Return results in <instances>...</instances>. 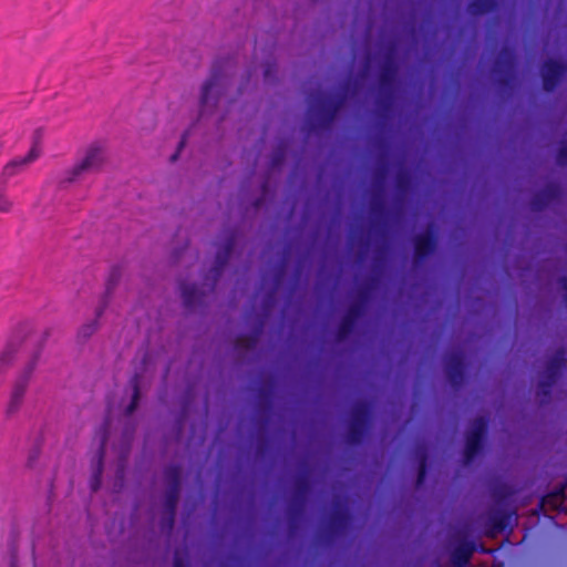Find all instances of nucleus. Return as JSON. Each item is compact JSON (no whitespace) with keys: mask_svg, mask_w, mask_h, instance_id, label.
<instances>
[{"mask_svg":"<svg viewBox=\"0 0 567 567\" xmlns=\"http://www.w3.org/2000/svg\"><path fill=\"white\" fill-rule=\"evenodd\" d=\"M308 102L307 131L311 133L331 126L346 102V95L330 97L321 92H316L309 95Z\"/></svg>","mask_w":567,"mask_h":567,"instance_id":"f257e3e1","label":"nucleus"},{"mask_svg":"<svg viewBox=\"0 0 567 567\" xmlns=\"http://www.w3.org/2000/svg\"><path fill=\"white\" fill-rule=\"evenodd\" d=\"M230 65V59H220L214 62L210 74L202 86L199 99L200 114L217 105L221 91L225 87V73Z\"/></svg>","mask_w":567,"mask_h":567,"instance_id":"f03ea898","label":"nucleus"},{"mask_svg":"<svg viewBox=\"0 0 567 567\" xmlns=\"http://www.w3.org/2000/svg\"><path fill=\"white\" fill-rule=\"evenodd\" d=\"M105 162L104 148L99 144L90 145L84 156L71 168L66 169L61 184H72L86 175L99 172Z\"/></svg>","mask_w":567,"mask_h":567,"instance_id":"7ed1b4c3","label":"nucleus"},{"mask_svg":"<svg viewBox=\"0 0 567 567\" xmlns=\"http://www.w3.org/2000/svg\"><path fill=\"white\" fill-rule=\"evenodd\" d=\"M371 419V406L365 401L357 402L351 410L347 441L351 445L362 443Z\"/></svg>","mask_w":567,"mask_h":567,"instance_id":"20e7f679","label":"nucleus"},{"mask_svg":"<svg viewBox=\"0 0 567 567\" xmlns=\"http://www.w3.org/2000/svg\"><path fill=\"white\" fill-rule=\"evenodd\" d=\"M488 422L484 416L474 419L471 429L465 436V445L463 451V463L471 464L478 455L483 447V441L487 432Z\"/></svg>","mask_w":567,"mask_h":567,"instance_id":"39448f33","label":"nucleus"},{"mask_svg":"<svg viewBox=\"0 0 567 567\" xmlns=\"http://www.w3.org/2000/svg\"><path fill=\"white\" fill-rule=\"evenodd\" d=\"M399 65L396 61V47L394 44L389 45L384 55L383 62L380 66L379 73V85L382 92H385L389 96L392 93Z\"/></svg>","mask_w":567,"mask_h":567,"instance_id":"423d86ee","label":"nucleus"},{"mask_svg":"<svg viewBox=\"0 0 567 567\" xmlns=\"http://www.w3.org/2000/svg\"><path fill=\"white\" fill-rule=\"evenodd\" d=\"M310 488L308 475L302 474L296 478L292 499L288 508V515L291 522H298L302 517Z\"/></svg>","mask_w":567,"mask_h":567,"instance_id":"0eeeda50","label":"nucleus"},{"mask_svg":"<svg viewBox=\"0 0 567 567\" xmlns=\"http://www.w3.org/2000/svg\"><path fill=\"white\" fill-rule=\"evenodd\" d=\"M35 367V360H32L21 372V374L14 381L12 386V391L10 394V400L7 406V413L13 414L18 412L20 406L22 405L31 375L33 373Z\"/></svg>","mask_w":567,"mask_h":567,"instance_id":"6e6552de","label":"nucleus"},{"mask_svg":"<svg viewBox=\"0 0 567 567\" xmlns=\"http://www.w3.org/2000/svg\"><path fill=\"white\" fill-rule=\"evenodd\" d=\"M437 248V237L432 228L413 237V260L415 265L423 264Z\"/></svg>","mask_w":567,"mask_h":567,"instance_id":"1a4fd4ad","label":"nucleus"},{"mask_svg":"<svg viewBox=\"0 0 567 567\" xmlns=\"http://www.w3.org/2000/svg\"><path fill=\"white\" fill-rule=\"evenodd\" d=\"M236 240H237V231L233 230L229 233V235L225 239L223 247L216 254L215 264H214L213 268L210 269V275L208 277L209 279H212V285H210L212 291L215 289L217 280L219 279L223 270L225 269L226 265L228 264V260L234 250Z\"/></svg>","mask_w":567,"mask_h":567,"instance_id":"9d476101","label":"nucleus"},{"mask_svg":"<svg viewBox=\"0 0 567 567\" xmlns=\"http://www.w3.org/2000/svg\"><path fill=\"white\" fill-rule=\"evenodd\" d=\"M446 378L454 390H458L465 379L464 354L452 351L445 357Z\"/></svg>","mask_w":567,"mask_h":567,"instance_id":"9b49d317","label":"nucleus"},{"mask_svg":"<svg viewBox=\"0 0 567 567\" xmlns=\"http://www.w3.org/2000/svg\"><path fill=\"white\" fill-rule=\"evenodd\" d=\"M567 72V65L560 61L548 59L542 65L543 87L554 92Z\"/></svg>","mask_w":567,"mask_h":567,"instance_id":"f8f14e48","label":"nucleus"},{"mask_svg":"<svg viewBox=\"0 0 567 567\" xmlns=\"http://www.w3.org/2000/svg\"><path fill=\"white\" fill-rule=\"evenodd\" d=\"M561 187L556 183L547 184L542 190L534 194L530 199V208L534 212H542L550 204L559 200Z\"/></svg>","mask_w":567,"mask_h":567,"instance_id":"ddd939ff","label":"nucleus"},{"mask_svg":"<svg viewBox=\"0 0 567 567\" xmlns=\"http://www.w3.org/2000/svg\"><path fill=\"white\" fill-rule=\"evenodd\" d=\"M517 522V513L515 509L512 511H503L495 509L488 514L487 525L492 528V530L496 533H502L507 528L512 529L513 524Z\"/></svg>","mask_w":567,"mask_h":567,"instance_id":"4468645a","label":"nucleus"},{"mask_svg":"<svg viewBox=\"0 0 567 567\" xmlns=\"http://www.w3.org/2000/svg\"><path fill=\"white\" fill-rule=\"evenodd\" d=\"M105 445H106V434L104 433L101 439L97 451L95 453L94 460H93V465H92L93 470H92V476L90 480V488L92 492H96L101 487V484H102Z\"/></svg>","mask_w":567,"mask_h":567,"instance_id":"2eb2a0df","label":"nucleus"},{"mask_svg":"<svg viewBox=\"0 0 567 567\" xmlns=\"http://www.w3.org/2000/svg\"><path fill=\"white\" fill-rule=\"evenodd\" d=\"M40 156L37 145L32 146L29 153L23 157H18L9 162L2 171V177L8 179L23 171L30 163Z\"/></svg>","mask_w":567,"mask_h":567,"instance_id":"dca6fc26","label":"nucleus"},{"mask_svg":"<svg viewBox=\"0 0 567 567\" xmlns=\"http://www.w3.org/2000/svg\"><path fill=\"white\" fill-rule=\"evenodd\" d=\"M515 65V56L513 52L504 49L499 58L495 61L494 71L503 76L499 78L498 82L502 86L509 85L511 78L509 73Z\"/></svg>","mask_w":567,"mask_h":567,"instance_id":"f3484780","label":"nucleus"},{"mask_svg":"<svg viewBox=\"0 0 567 567\" xmlns=\"http://www.w3.org/2000/svg\"><path fill=\"white\" fill-rule=\"evenodd\" d=\"M350 517L343 505H338L331 513L328 523L329 535L336 537L340 535L349 524Z\"/></svg>","mask_w":567,"mask_h":567,"instance_id":"a211bd4d","label":"nucleus"},{"mask_svg":"<svg viewBox=\"0 0 567 567\" xmlns=\"http://www.w3.org/2000/svg\"><path fill=\"white\" fill-rule=\"evenodd\" d=\"M179 491L178 488H169L167 487L165 493V499H164V507H165V516L163 518V525L166 526L168 529H172L175 523V515H176V508L177 503L179 498Z\"/></svg>","mask_w":567,"mask_h":567,"instance_id":"6ab92c4d","label":"nucleus"},{"mask_svg":"<svg viewBox=\"0 0 567 567\" xmlns=\"http://www.w3.org/2000/svg\"><path fill=\"white\" fill-rule=\"evenodd\" d=\"M257 409L259 413L266 415L265 424L267 425L274 409V388L271 384L260 386L258 391Z\"/></svg>","mask_w":567,"mask_h":567,"instance_id":"aec40b11","label":"nucleus"},{"mask_svg":"<svg viewBox=\"0 0 567 567\" xmlns=\"http://www.w3.org/2000/svg\"><path fill=\"white\" fill-rule=\"evenodd\" d=\"M181 295L184 307L188 310L194 309L204 302V292L200 291L196 285H188L181 282L179 285Z\"/></svg>","mask_w":567,"mask_h":567,"instance_id":"412c9836","label":"nucleus"},{"mask_svg":"<svg viewBox=\"0 0 567 567\" xmlns=\"http://www.w3.org/2000/svg\"><path fill=\"white\" fill-rule=\"evenodd\" d=\"M566 365V351L564 348H559L550 357L546 364L544 377L557 381L561 371Z\"/></svg>","mask_w":567,"mask_h":567,"instance_id":"4be33fe9","label":"nucleus"},{"mask_svg":"<svg viewBox=\"0 0 567 567\" xmlns=\"http://www.w3.org/2000/svg\"><path fill=\"white\" fill-rule=\"evenodd\" d=\"M475 551V544L470 540H462L452 551V561L456 567L466 566Z\"/></svg>","mask_w":567,"mask_h":567,"instance_id":"5701e85b","label":"nucleus"},{"mask_svg":"<svg viewBox=\"0 0 567 567\" xmlns=\"http://www.w3.org/2000/svg\"><path fill=\"white\" fill-rule=\"evenodd\" d=\"M386 175L385 168H380L377 173V184L379 192L374 194L371 202V213L377 217H382L385 214V203L382 197V185Z\"/></svg>","mask_w":567,"mask_h":567,"instance_id":"b1692460","label":"nucleus"},{"mask_svg":"<svg viewBox=\"0 0 567 567\" xmlns=\"http://www.w3.org/2000/svg\"><path fill=\"white\" fill-rule=\"evenodd\" d=\"M120 277H121L120 268H117V267L112 268L110 276L107 278V281H106L105 296L103 298L102 305L96 309V312H95L97 318L103 315L104 309L107 305V299H109L110 295L112 293L113 289L115 288V286L117 285Z\"/></svg>","mask_w":567,"mask_h":567,"instance_id":"393cba45","label":"nucleus"},{"mask_svg":"<svg viewBox=\"0 0 567 567\" xmlns=\"http://www.w3.org/2000/svg\"><path fill=\"white\" fill-rule=\"evenodd\" d=\"M497 0H472L468 3V11L473 16H482L497 9Z\"/></svg>","mask_w":567,"mask_h":567,"instance_id":"a878e982","label":"nucleus"},{"mask_svg":"<svg viewBox=\"0 0 567 567\" xmlns=\"http://www.w3.org/2000/svg\"><path fill=\"white\" fill-rule=\"evenodd\" d=\"M357 322L354 319L343 315L336 330L338 341H343L354 331Z\"/></svg>","mask_w":567,"mask_h":567,"instance_id":"bb28decb","label":"nucleus"},{"mask_svg":"<svg viewBox=\"0 0 567 567\" xmlns=\"http://www.w3.org/2000/svg\"><path fill=\"white\" fill-rule=\"evenodd\" d=\"M164 477L169 488L181 489L182 481V467L176 464H172L164 470Z\"/></svg>","mask_w":567,"mask_h":567,"instance_id":"cd10ccee","label":"nucleus"},{"mask_svg":"<svg viewBox=\"0 0 567 567\" xmlns=\"http://www.w3.org/2000/svg\"><path fill=\"white\" fill-rule=\"evenodd\" d=\"M514 493L513 488L504 483H498L492 488V496L499 505L506 504L514 496Z\"/></svg>","mask_w":567,"mask_h":567,"instance_id":"c85d7f7f","label":"nucleus"},{"mask_svg":"<svg viewBox=\"0 0 567 567\" xmlns=\"http://www.w3.org/2000/svg\"><path fill=\"white\" fill-rule=\"evenodd\" d=\"M429 455L425 449L417 450V476L416 486L420 487L424 484L427 474Z\"/></svg>","mask_w":567,"mask_h":567,"instance_id":"c756f323","label":"nucleus"},{"mask_svg":"<svg viewBox=\"0 0 567 567\" xmlns=\"http://www.w3.org/2000/svg\"><path fill=\"white\" fill-rule=\"evenodd\" d=\"M412 187V176L405 169L399 171L395 176V189L401 196H405Z\"/></svg>","mask_w":567,"mask_h":567,"instance_id":"7c9ffc66","label":"nucleus"},{"mask_svg":"<svg viewBox=\"0 0 567 567\" xmlns=\"http://www.w3.org/2000/svg\"><path fill=\"white\" fill-rule=\"evenodd\" d=\"M258 334H259V330H257L254 333L238 336L235 340V348L238 350L239 349L252 350L257 344Z\"/></svg>","mask_w":567,"mask_h":567,"instance_id":"2f4dec72","label":"nucleus"},{"mask_svg":"<svg viewBox=\"0 0 567 567\" xmlns=\"http://www.w3.org/2000/svg\"><path fill=\"white\" fill-rule=\"evenodd\" d=\"M131 385H132L133 392H132L131 402L125 410V414L127 416L131 415L136 410L138 402H140V398H141L140 379H138L137 374H135L132 378Z\"/></svg>","mask_w":567,"mask_h":567,"instance_id":"473e14b6","label":"nucleus"},{"mask_svg":"<svg viewBox=\"0 0 567 567\" xmlns=\"http://www.w3.org/2000/svg\"><path fill=\"white\" fill-rule=\"evenodd\" d=\"M17 349L9 343L0 353V375L12 364Z\"/></svg>","mask_w":567,"mask_h":567,"instance_id":"72a5a7b5","label":"nucleus"},{"mask_svg":"<svg viewBox=\"0 0 567 567\" xmlns=\"http://www.w3.org/2000/svg\"><path fill=\"white\" fill-rule=\"evenodd\" d=\"M556 381L543 377V379L538 382V396H540V404H545L549 401L551 395V389Z\"/></svg>","mask_w":567,"mask_h":567,"instance_id":"f704fd0d","label":"nucleus"},{"mask_svg":"<svg viewBox=\"0 0 567 567\" xmlns=\"http://www.w3.org/2000/svg\"><path fill=\"white\" fill-rule=\"evenodd\" d=\"M374 282H375V279L372 278L371 280H369L361 287H359V289L357 291V300H355L357 302H363V305L367 306V303L370 300V296H371V291L373 289Z\"/></svg>","mask_w":567,"mask_h":567,"instance_id":"c9c22d12","label":"nucleus"},{"mask_svg":"<svg viewBox=\"0 0 567 567\" xmlns=\"http://www.w3.org/2000/svg\"><path fill=\"white\" fill-rule=\"evenodd\" d=\"M365 307L367 306H364L363 302L353 301L348 307V309L344 312V315H347L348 317H350V318L354 319L355 321H358L364 315Z\"/></svg>","mask_w":567,"mask_h":567,"instance_id":"e433bc0d","label":"nucleus"},{"mask_svg":"<svg viewBox=\"0 0 567 567\" xmlns=\"http://www.w3.org/2000/svg\"><path fill=\"white\" fill-rule=\"evenodd\" d=\"M286 154V146L281 143L278 145V147L275 150L271 156L270 165L272 168H276L281 165L284 162Z\"/></svg>","mask_w":567,"mask_h":567,"instance_id":"4c0bfd02","label":"nucleus"},{"mask_svg":"<svg viewBox=\"0 0 567 567\" xmlns=\"http://www.w3.org/2000/svg\"><path fill=\"white\" fill-rule=\"evenodd\" d=\"M556 161L561 166L567 165V141L561 143L560 147L558 148Z\"/></svg>","mask_w":567,"mask_h":567,"instance_id":"58836bf2","label":"nucleus"},{"mask_svg":"<svg viewBox=\"0 0 567 567\" xmlns=\"http://www.w3.org/2000/svg\"><path fill=\"white\" fill-rule=\"evenodd\" d=\"M95 330H96V320H94L90 323L83 324L79 331V334L83 338H89L90 336H92L94 333Z\"/></svg>","mask_w":567,"mask_h":567,"instance_id":"ea45409f","label":"nucleus"},{"mask_svg":"<svg viewBox=\"0 0 567 567\" xmlns=\"http://www.w3.org/2000/svg\"><path fill=\"white\" fill-rule=\"evenodd\" d=\"M12 207V203L4 196V194L0 193V212L8 213Z\"/></svg>","mask_w":567,"mask_h":567,"instance_id":"a19ab883","label":"nucleus"},{"mask_svg":"<svg viewBox=\"0 0 567 567\" xmlns=\"http://www.w3.org/2000/svg\"><path fill=\"white\" fill-rule=\"evenodd\" d=\"M276 72L275 63H267L264 70V76L266 81H270Z\"/></svg>","mask_w":567,"mask_h":567,"instance_id":"79ce46f5","label":"nucleus"},{"mask_svg":"<svg viewBox=\"0 0 567 567\" xmlns=\"http://www.w3.org/2000/svg\"><path fill=\"white\" fill-rule=\"evenodd\" d=\"M185 144H186V134H184V135L182 136V140H181V141H179V143H178V147H177L176 152L171 156V161H172V162H175V161L178 158V156H179V152L183 150V147L185 146Z\"/></svg>","mask_w":567,"mask_h":567,"instance_id":"37998d69","label":"nucleus"},{"mask_svg":"<svg viewBox=\"0 0 567 567\" xmlns=\"http://www.w3.org/2000/svg\"><path fill=\"white\" fill-rule=\"evenodd\" d=\"M565 488H566L565 484L560 485L558 488H556V491L551 494V496L556 497V498H563Z\"/></svg>","mask_w":567,"mask_h":567,"instance_id":"c03bdc74","label":"nucleus"},{"mask_svg":"<svg viewBox=\"0 0 567 567\" xmlns=\"http://www.w3.org/2000/svg\"><path fill=\"white\" fill-rule=\"evenodd\" d=\"M558 282H559L560 287L565 290V299L567 302V277L566 276L560 277L558 279Z\"/></svg>","mask_w":567,"mask_h":567,"instance_id":"a18cd8bd","label":"nucleus"},{"mask_svg":"<svg viewBox=\"0 0 567 567\" xmlns=\"http://www.w3.org/2000/svg\"><path fill=\"white\" fill-rule=\"evenodd\" d=\"M173 567H187L186 564L179 557H175Z\"/></svg>","mask_w":567,"mask_h":567,"instance_id":"49530a36","label":"nucleus"},{"mask_svg":"<svg viewBox=\"0 0 567 567\" xmlns=\"http://www.w3.org/2000/svg\"><path fill=\"white\" fill-rule=\"evenodd\" d=\"M282 272H284V271H282V269H280V270L277 272L276 278H275V282H276V285H278V284L280 282L281 277H282Z\"/></svg>","mask_w":567,"mask_h":567,"instance_id":"de8ad7c7","label":"nucleus"},{"mask_svg":"<svg viewBox=\"0 0 567 567\" xmlns=\"http://www.w3.org/2000/svg\"><path fill=\"white\" fill-rule=\"evenodd\" d=\"M254 206L257 208L260 206V199H257L255 203H254Z\"/></svg>","mask_w":567,"mask_h":567,"instance_id":"09e8293b","label":"nucleus"}]
</instances>
